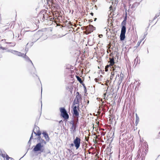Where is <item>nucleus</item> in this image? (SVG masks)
Here are the masks:
<instances>
[{
  "label": "nucleus",
  "instance_id": "obj_1",
  "mask_svg": "<svg viewBox=\"0 0 160 160\" xmlns=\"http://www.w3.org/2000/svg\"><path fill=\"white\" fill-rule=\"evenodd\" d=\"M60 111L62 116L65 119H68L69 118V115L67 113L66 109L64 108H60Z\"/></svg>",
  "mask_w": 160,
  "mask_h": 160
},
{
  "label": "nucleus",
  "instance_id": "obj_2",
  "mask_svg": "<svg viewBox=\"0 0 160 160\" xmlns=\"http://www.w3.org/2000/svg\"><path fill=\"white\" fill-rule=\"evenodd\" d=\"M43 145H41V143H38L33 148V150L35 152L40 151L41 152H43L44 149L42 148L43 147Z\"/></svg>",
  "mask_w": 160,
  "mask_h": 160
},
{
  "label": "nucleus",
  "instance_id": "obj_3",
  "mask_svg": "<svg viewBox=\"0 0 160 160\" xmlns=\"http://www.w3.org/2000/svg\"><path fill=\"white\" fill-rule=\"evenodd\" d=\"M81 141V139L78 137H76L74 140L73 143L76 149H78L80 147Z\"/></svg>",
  "mask_w": 160,
  "mask_h": 160
},
{
  "label": "nucleus",
  "instance_id": "obj_4",
  "mask_svg": "<svg viewBox=\"0 0 160 160\" xmlns=\"http://www.w3.org/2000/svg\"><path fill=\"white\" fill-rule=\"evenodd\" d=\"M126 32V28L124 26L122 27L120 35V39L121 41L124 40L125 38V34Z\"/></svg>",
  "mask_w": 160,
  "mask_h": 160
},
{
  "label": "nucleus",
  "instance_id": "obj_5",
  "mask_svg": "<svg viewBox=\"0 0 160 160\" xmlns=\"http://www.w3.org/2000/svg\"><path fill=\"white\" fill-rule=\"evenodd\" d=\"M0 156L4 158H6L7 160H14L13 158L9 157L8 155L4 151L2 152L0 150Z\"/></svg>",
  "mask_w": 160,
  "mask_h": 160
},
{
  "label": "nucleus",
  "instance_id": "obj_6",
  "mask_svg": "<svg viewBox=\"0 0 160 160\" xmlns=\"http://www.w3.org/2000/svg\"><path fill=\"white\" fill-rule=\"evenodd\" d=\"M77 106H74L73 108V115H74L75 117H78L79 116V113L77 110Z\"/></svg>",
  "mask_w": 160,
  "mask_h": 160
},
{
  "label": "nucleus",
  "instance_id": "obj_7",
  "mask_svg": "<svg viewBox=\"0 0 160 160\" xmlns=\"http://www.w3.org/2000/svg\"><path fill=\"white\" fill-rule=\"evenodd\" d=\"M42 134L43 135V136L45 139L46 141L48 142H49V141L50 138L49 137L48 134L46 132H43Z\"/></svg>",
  "mask_w": 160,
  "mask_h": 160
},
{
  "label": "nucleus",
  "instance_id": "obj_8",
  "mask_svg": "<svg viewBox=\"0 0 160 160\" xmlns=\"http://www.w3.org/2000/svg\"><path fill=\"white\" fill-rule=\"evenodd\" d=\"M87 28H88L87 30L89 31L90 32H92L95 29V28L91 25L87 26Z\"/></svg>",
  "mask_w": 160,
  "mask_h": 160
},
{
  "label": "nucleus",
  "instance_id": "obj_9",
  "mask_svg": "<svg viewBox=\"0 0 160 160\" xmlns=\"http://www.w3.org/2000/svg\"><path fill=\"white\" fill-rule=\"evenodd\" d=\"M116 79L117 78H118L119 79V81L120 82H122V79L123 78L122 76H123V74H120V76H119V74H116Z\"/></svg>",
  "mask_w": 160,
  "mask_h": 160
},
{
  "label": "nucleus",
  "instance_id": "obj_10",
  "mask_svg": "<svg viewBox=\"0 0 160 160\" xmlns=\"http://www.w3.org/2000/svg\"><path fill=\"white\" fill-rule=\"evenodd\" d=\"M22 57L24 58L27 61H29L32 64V65L33 66V67H34V69L35 70H36V69L35 68H34V66L33 65V64L32 62V61L29 58V57L28 56H27L26 55V54H24V56Z\"/></svg>",
  "mask_w": 160,
  "mask_h": 160
},
{
  "label": "nucleus",
  "instance_id": "obj_11",
  "mask_svg": "<svg viewBox=\"0 0 160 160\" xmlns=\"http://www.w3.org/2000/svg\"><path fill=\"white\" fill-rule=\"evenodd\" d=\"M80 101L76 100V99H74L73 103V106L74 107V106L76 105L75 106H77V107L79 108V106Z\"/></svg>",
  "mask_w": 160,
  "mask_h": 160
},
{
  "label": "nucleus",
  "instance_id": "obj_12",
  "mask_svg": "<svg viewBox=\"0 0 160 160\" xmlns=\"http://www.w3.org/2000/svg\"><path fill=\"white\" fill-rule=\"evenodd\" d=\"M76 96L75 99L80 101L82 99L81 95L79 94V92H77L76 93Z\"/></svg>",
  "mask_w": 160,
  "mask_h": 160
},
{
  "label": "nucleus",
  "instance_id": "obj_13",
  "mask_svg": "<svg viewBox=\"0 0 160 160\" xmlns=\"http://www.w3.org/2000/svg\"><path fill=\"white\" fill-rule=\"evenodd\" d=\"M138 5V3L137 2H135L132 5H130L129 6V8L133 9L134 8L137 7Z\"/></svg>",
  "mask_w": 160,
  "mask_h": 160
},
{
  "label": "nucleus",
  "instance_id": "obj_14",
  "mask_svg": "<svg viewBox=\"0 0 160 160\" xmlns=\"http://www.w3.org/2000/svg\"><path fill=\"white\" fill-rule=\"evenodd\" d=\"M77 127V125L75 123H72L71 129L73 130V132L75 131Z\"/></svg>",
  "mask_w": 160,
  "mask_h": 160
},
{
  "label": "nucleus",
  "instance_id": "obj_15",
  "mask_svg": "<svg viewBox=\"0 0 160 160\" xmlns=\"http://www.w3.org/2000/svg\"><path fill=\"white\" fill-rule=\"evenodd\" d=\"M45 16H47L46 13L44 14L42 13V12L40 13V16L41 17L42 19L43 20L45 18Z\"/></svg>",
  "mask_w": 160,
  "mask_h": 160
},
{
  "label": "nucleus",
  "instance_id": "obj_16",
  "mask_svg": "<svg viewBox=\"0 0 160 160\" xmlns=\"http://www.w3.org/2000/svg\"><path fill=\"white\" fill-rule=\"evenodd\" d=\"M126 17L125 18L124 20H123V21L122 22L121 24L122 26V27L124 26V27H126L125 25L126 24Z\"/></svg>",
  "mask_w": 160,
  "mask_h": 160
},
{
  "label": "nucleus",
  "instance_id": "obj_17",
  "mask_svg": "<svg viewBox=\"0 0 160 160\" xmlns=\"http://www.w3.org/2000/svg\"><path fill=\"white\" fill-rule=\"evenodd\" d=\"M139 121V118L137 114H136V122L135 123L137 125Z\"/></svg>",
  "mask_w": 160,
  "mask_h": 160
},
{
  "label": "nucleus",
  "instance_id": "obj_18",
  "mask_svg": "<svg viewBox=\"0 0 160 160\" xmlns=\"http://www.w3.org/2000/svg\"><path fill=\"white\" fill-rule=\"evenodd\" d=\"M110 64L111 66H113V65L114 64V59L113 58H110Z\"/></svg>",
  "mask_w": 160,
  "mask_h": 160
},
{
  "label": "nucleus",
  "instance_id": "obj_19",
  "mask_svg": "<svg viewBox=\"0 0 160 160\" xmlns=\"http://www.w3.org/2000/svg\"><path fill=\"white\" fill-rule=\"evenodd\" d=\"M40 142H39V143H41V145H43V144L44 145H45L47 143L46 142L42 139H41Z\"/></svg>",
  "mask_w": 160,
  "mask_h": 160
},
{
  "label": "nucleus",
  "instance_id": "obj_20",
  "mask_svg": "<svg viewBox=\"0 0 160 160\" xmlns=\"http://www.w3.org/2000/svg\"><path fill=\"white\" fill-rule=\"evenodd\" d=\"M116 74H117V72L116 71L112 72L111 73V76H110V78L112 79L113 78V76L114 75H116Z\"/></svg>",
  "mask_w": 160,
  "mask_h": 160
},
{
  "label": "nucleus",
  "instance_id": "obj_21",
  "mask_svg": "<svg viewBox=\"0 0 160 160\" xmlns=\"http://www.w3.org/2000/svg\"><path fill=\"white\" fill-rule=\"evenodd\" d=\"M16 55L19 56H21L22 57L24 56V54L18 51H17V52L16 53Z\"/></svg>",
  "mask_w": 160,
  "mask_h": 160
},
{
  "label": "nucleus",
  "instance_id": "obj_22",
  "mask_svg": "<svg viewBox=\"0 0 160 160\" xmlns=\"http://www.w3.org/2000/svg\"><path fill=\"white\" fill-rule=\"evenodd\" d=\"M35 130L36 131V132H37V131H39V128L37 126H35V127H34V129L33 130V132H34V131Z\"/></svg>",
  "mask_w": 160,
  "mask_h": 160
},
{
  "label": "nucleus",
  "instance_id": "obj_23",
  "mask_svg": "<svg viewBox=\"0 0 160 160\" xmlns=\"http://www.w3.org/2000/svg\"><path fill=\"white\" fill-rule=\"evenodd\" d=\"M34 133L36 135H38V136H40L41 134V133L39 131H37L36 132H34Z\"/></svg>",
  "mask_w": 160,
  "mask_h": 160
},
{
  "label": "nucleus",
  "instance_id": "obj_24",
  "mask_svg": "<svg viewBox=\"0 0 160 160\" xmlns=\"http://www.w3.org/2000/svg\"><path fill=\"white\" fill-rule=\"evenodd\" d=\"M64 35H58L55 37V38H61Z\"/></svg>",
  "mask_w": 160,
  "mask_h": 160
},
{
  "label": "nucleus",
  "instance_id": "obj_25",
  "mask_svg": "<svg viewBox=\"0 0 160 160\" xmlns=\"http://www.w3.org/2000/svg\"><path fill=\"white\" fill-rule=\"evenodd\" d=\"M77 78L78 81L80 82V83L82 82V80L79 76H77Z\"/></svg>",
  "mask_w": 160,
  "mask_h": 160
},
{
  "label": "nucleus",
  "instance_id": "obj_26",
  "mask_svg": "<svg viewBox=\"0 0 160 160\" xmlns=\"http://www.w3.org/2000/svg\"><path fill=\"white\" fill-rule=\"evenodd\" d=\"M160 14V12L156 14L155 16L153 18V20L155 19L156 18H157L159 16Z\"/></svg>",
  "mask_w": 160,
  "mask_h": 160
},
{
  "label": "nucleus",
  "instance_id": "obj_27",
  "mask_svg": "<svg viewBox=\"0 0 160 160\" xmlns=\"http://www.w3.org/2000/svg\"><path fill=\"white\" fill-rule=\"evenodd\" d=\"M11 52L13 54L16 55V53L17 52V51L14 50H12Z\"/></svg>",
  "mask_w": 160,
  "mask_h": 160
},
{
  "label": "nucleus",
  "instance_id": "obj_28",
  "mask_svg": "<svg viewBox=\"0 0 160 160\" xmlns=\"http://www.w3.org/2000/svg\"><path fill=\"white\" fill-rule=\"evenodd\" d=\"M78 117H76V119H75V124H77L78 122Z\"/></svg>",
  "mask_w": 160,
  "mask_h": 160
},
{
  "label": "nucleus",
  "instance_id": "obj_29",
  "mask_svg": "<svg viewBox=\"0 0 160 160\" xmlns=\"http://www.w3.org/2000/svg\"><path fill=\"white\" fill-rule=\"evenodd\" d=\"M6 43L11 44V46H12V47H13V46H15V44H16L15 43H12V42H6Z\"/></svg>",
  "mask_w": 160,
  "mask_h": 160
},
{
  "label": "nucleus",
  "instance_id": "obj_30",
  "mask_svg": "<svg viewBox=\"0 0 160 160\" xmlns=\"http://www.w3.org/2000/svg\"><path fill=\"white\" fill-rule=\"evenodd\" d=\"M112 66H111V65H110V64L109 65H107L106 67H105V68H108L109 67H111Z\"/></svg>",
  "mask_w": 160,
  "mask_h": 160
},
{
  "label": "nucleus",
  "instance_id": "obj_31",
  "mask_svg": "<svg viewBox=\"0 0 160 160\" xmlns=\"http://www.w3.org/2000/svg\"><path fill=\"white\" fill-rule=\"evenodd\" d=\"M38 34H35L34 35V38H38ZM38 38H38L37 39H36V41L38 39Z\"/></svg>",
  "mask_w": 160,
  "mask_h": 160
},
{
  "label": "nucleus",
  "instance_id": "obj_32",
  "mask_svg": "<svg viewBox=\"0 0 160 160\" xmlns=\"http://www.w3.org/2000/svg\"><path fill=\"white\" fill-rule=\"evenodd\" d=\"M32 135L30 138V140L28 142V143H30V140L32 139Z\"/></svg>",
  "mask_w": 160,
  "mask_h": 160
},
{
  "label": "nucleus",
  "instance_id": "obj_33",
  "mask_svg": "<svg viewBox=\"0 0 160 160\" xmlns=\"http://www.w3.org/2000/svg\"><path fill=\"white\" fill-rule=\"evenodd\" d=\"M70 123L72 125V123H75L74 121L72 120L71 121Z\"/></svg>",
  "mask_w": 160,
  "mask_h": 160
},
{
  "label": "nucleus",
  "instance_id": "obj_34",
  "mask_svg": "<svg viewBox=\"0 0 160 160\" xmlns=\"http://www.w3.org/2000/svg\"><path fill=\"white\" fill-rule=\"evenodd\" d=\"M0 48H1V49H3V50L5 49V48H3V47H2V46H0Z\"/></svg>",
  "mask_w": 160,
  "mask_h": 160
},
{
  "label": "nucleus",
  "instance_id": "obj_35",
  "mask_svg": "<svg viewBox=\"0 0 160 160\" xmlns=\"http://www.w3.org/2000/svg\"><path fill=\"white\" fill-rule=\"evenodd\" d=\"M136 83H137V84H138V86H139L140 84V83L138 81H136Z\"/></svg>",
  "mask_w": 160,
  "mask_h": 160
},
{
  "label": "nucleus",
  "instance_id": "obj_36",
  "mask_svg": "<svg viewBox=\"0 0 160 160\" xmlns=\"http://www.w3.org/2000/svg\"><path fill=\"white\" fill-rule=\"evenodd\" d=\"M147 33H146V34H145L144 36H143V38H145V37H146V35H147Z\"/></svg>",
  "mask_w": 160,
  "mask_h": 160
},
{
  "label": "nucleus",
  "instance_id": "obj_37",
  "mask_svg": "<svg viewBox=\"0 0 160 160\" xmlns=\"http://www.w3.org/2000/svg\"><path fill=\"white\" fill-rule=\"evenodd\" d=\"M95 81L96 82H98V79H97V78H95Z\"/></svg>",
  "mask_w": 160,
  "mask_h": 160
},
{
  "label": "nucleus",
  "instance_id": "obj_38",
  "mask_svg": "<svg viewBox=\"0 0 160 160\" xmlns=\"http://www.w3.org/2000/svg\"><path fill=\"white\" fill-rule=\"evenodd\" d=\"M38 140H39V141H40V140L41 139V137L40 136H39V137L38 138Z\"/></svg>",
  "mask_w": 160,
  "mask_h": 160
},
{
  "label": "nucleus",
  "instance_id": "obj_39",
  "mask_svg": "<svg viewBox=\"0 0 160 160\" xmlns=\"http://www.w3.org/2000/svg\"><path fill=\"white\" fill-rule=\"evenodd\" d=\"M105 71L106 72H107L108 71V68H105Z\"/></svg>",
  "mask_w": 160,
  "mask_h": 160
},
{
  "label": "nucleus",
  "instance_id": "obj_40",
  "mask_svg": "<svg viewBox=\"0 0 160 160\" xmlns=\"http://www.w3.org/2000/svg\"><path fill=\"white\" fill-rule=\"evenodd\" d=\"M141 42H138V46H139V45H140V43Z\"/></svg>",
  "mask_w": 160,
  "mask_h": 160
},
{
  "label": "nucleus",
  "instance_id": "obj_41",
  "mask_svg": "<svg viewBox=\"0 0 160 160\" xmlns=\"http://www.w3.org/2000/svg\"><path fill=\"white\" fill-rule=\"evenodd\" d=\"M87 105H88L89 103V101L88 100H87Z\"/></svg>",
  "mask_w": 160,
  "mask_h": 160
},
{
  "label": "nucleus",
  "instance_id": "obj_42",
  "mask_svg": "<svg viewBox=\"0 0 160 160\" xmlns=\"http://www.w3.org/2000/svg\"><path fill=\"white\" fill-rule=\"evenodd\" d=\"M74 144H73V143H71V144H70V145L72 146V147H73V146H74Z\"/></svg>",
  "mask_w": 160,
  "mask_h": 160
},
{
  "label": "nucleus",
  "instance_id": "obj_43",
  "mask_svg": "<svg viewBox=\"0 0 160 160\" xmlns=\"http://www.w3.org/2000/svg\"><path fill=\"white\" fill-rule=\"evenodd\" d=\"M90 14L93 16V13L92 12H91V13H90Z\"/></svg>",
  "mask_w": 160,
  "mask_h": 160
},
{
  "label": "nucleus",
  "instance_id": "obj_44",
  "mask_svg": "<svg viewBox=\"0 0 160 160\" xmlns=\"http://www.w3.org/2000/svg\"><path fill=\"white\" fill-rule=\"evenodd\" d=\"M106 93H104V95L105 96H105L106 95Z\"/></svg>",
  "mask_w": 160,
  "mask_h": 160
},
{
  "label": "nucleus",
  "instance_id": "obj_45",
  "mask_svg": "<svg viewBox=\"0 0 160 160\" xmlns=\"http://www.w3.org/2000/svg\"><path fill=\"white\" fill-rule=\"evenodd\" d=\"M97 19L96 18H95L94 21H96V20Z\"/></svg>",
  "mask_w": 160,
  "mask_h": 160
},
{
  "label": "nucleus",
  "instance_id": "obj_46",
  "mask_svg": "<svg viewBox=\"0 0 160 160\" xmlns=\"http://www.w3.org/2000/svg\"><path fill=\"white\" fill-rule=\"evenodd\" d=\"M100 36H102V34L100 35Z\"/></svg>",
  "mask_w": 160,
  "mask_h": 160
},
{
  "label": "nucleus",
  "instance_id": "obj_47",
  "mask_svg": "<svg viewBox=\"0 0 160 160\" xmlns=\"http://www.w3.org/2000/svg\"><path fill=\"white\" fill-rule=\"evenodd\" d=\"M28 43L27 44V45H28Z\"/></svg>",
  "mask_w": 160,
  "mask_h": 160
},
{
  "label": "nucleus",
  "instance_id": "obj_48",
  "mask_svg": "<svg viewBox=\"0 0 160 160\" xmlns=\"http://www.w3.org/2000/svg\"><path fill=\"white\" fill-rule=\"evenodd\" d=\"M113 70L114 71V70H115V69H113Z\"/></svg>",
  "mask_w": 160,
  "mask_h": 160
}]
</instances>
